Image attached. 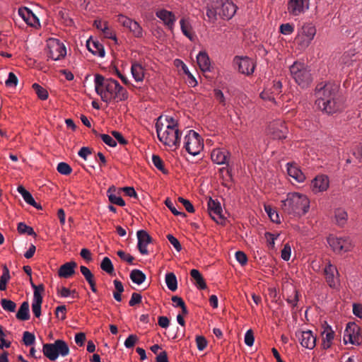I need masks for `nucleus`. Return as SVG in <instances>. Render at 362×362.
Returning <instances> with one entry per match:
<instances>
[{"label":"nucleus","mask_w":362,"mask_h":362,"mask_svg":"<svg viewBox=\"0 0 362 362\" xmlns=\"http://www.w3.org/2000/svg\"><path fill=\"white\" fill-rule=\"evenodd\" d=\"M100 137L103 141L111 147H115L117 145L115 140L108 134H101Z\"/></svg>","instance_id":"nucleus-60"},{"label":"nucleus","mask_w":362,"mask_h":362,"mask_svg":"<svg viewBox=\"0 0 362 362\" xmlns=\"http://www.w3.org/2000/svg\"><path fill=\"white\" fill-rule=\"evenodd\" d=\"M234 64L238 66V71L243 74L250 75L255 71V62L247 57H235L234 58Z\"/></svg>","instance_id":"nucleus-16"},{"label":"nucleus","mask_w":362,"mask_h":362,"mask_svg":"<svg viewBox=\"0 0 362 362\" xmlns=\"http://www.w3.org/2000/svg\"><path fill=\"white\" fill-rule=\"evenodd\" d=\"M94 84L95 92L107 103L122 102L128 98L127 90L115 79L97 74L95 76Z\"/></svg>","instance_id":"nucleus-2"},{"label":"nucleus","mask_w":362,"mask_h":362,"mask_svg":"<svg viewBox=\"0 0 362 362\" xmlns=\"http://www.w3.org/2000/svg\"><path fill=\"white\" fill-rule=\"evenodd\" d=\"M174 66L185 74L189 71L187 65L180 59H175L173 62Z\"/></svg>","instance_id":"nucleus-58"},{"label":"nucleus","mask_w":362,"mask_h":362,"mask_svg":"<svg viewBox=\"0 0 362 362\" xmlns=\"http://www.w3.org/2000/svg\"><path fill=\"white\" fill-rule=\"evenodd\" d=\"M10 279V274L8 269L4 266L3 269V274L0 279V290L5 291L6 289L7 282Z\"/></svg>","instance_id":"nucleus-39"},{"label":"nucleus","mask_w":362,"mask_h":362,"mask_svg":"<svg viewBox=\"0 0 362 362\" xmlns=\"http://www.w3.org/2000/svg\"><path fill=\"white\" fill-rule=\"evenodd\" d=\"M19 16L29 25L37 27L40 25V21L37 17L28 8L23 7L18 9Z\"/></svg>","instance_id":"nucleus-22"},{"label":"nucleus","mask_w":362,"mask_h":362,"mask_svg":"<svg viewBox=\"0 0 362 362\" xmlns=\"http://www.w3.org/2000/svg\"><path fill=\"white\" fill-rule=\"evenodd\" d=\"M17 191L19 194H21L24 201L27 204L34 206L36 209H41L40 205L36 203L32 194L28 191H27L22 185H20L17 187Z\"/></svg>","instance_id":"nucleus-30"},{"label":"nucleus","mask_w":362,"mask_h":362,"mask_svg":"<svg viewBox=\"0 0 362 362\" xmlns=\"http://www.w3.org/2000/svg\"><path fill=\"white\" fill-rule=\"evenodd\" d=\"M329 186V180L327 175H317L311 182L310 188L315 193L323 192L327 190Z\"/></svg>","instance_id":"nucleus-19"},{"label":"nucleus","mask_w":362,"mask_h":362,"mask_svg":"<svg viewBox=\"0 0 362 362\" xmlns=\"http://www.w3.org/2000/svg\"><path fill=\"white\" fill-rule=\"evenodd\" d=\"M290 72L296 83L301 88H307L312 83L310 71L304 63L294 62L290 66Z\"/></svg>","instance_id":"nucleus-7"},{"label":"nucleus","mask_w":362,"mask_h":362,"mask_svg":"<svg viewBox=\"0 0 362 362\" xmlns=\"http://www.w3.org/2000/svg\"><path fill=\"white\" fill-rule=\"evenodd\" d=\"M42 302V297L41 293L34 292L33 300L32 303V311L36 317H39L41 315V304Z\"/></svg>","instance_id":"nucleus-31"},{"label":"nucleus","mask_w":362,"mask_h":362,"mask_svg":"<svg viewBox=\"0 0 362 362\" xmlns=\"http://www.w3.org/2000/svg\"><path fill=\"white\" fill-rule=\"evenodd\" d=\"M156 15L170 30H173L176 17L173 12L162 8L158 10Z\"/></svg>","instance_id":"nucleus-21"},{"label":"nucleus","mask_w":362,"mask_h":362,"mask_svg":"<svg viewBox=\"0 0 362 362\" xmlns=\"http://www.w3.org/2000/svg\"><path fill=\"white\" fill-rule=\"evenodd\" d=\"M196 343L199 351H203L207 346L206 339L202 336H197L196 337Z\"/></svg>","instance_id":"nucleus-59"},{"label":"nucleus","mask_w":362,"mask_h":362,"mask_svg":"<svg viewBox=\"0 0 362 362\" xmlns=\"http://www.w3.org/2000/svg\"><path fill=\"white\" fill-rule=\"evenodd\" d=\"M117 254L122 260L129 264H132L134 257L131 255L127 254L122 250L117 251Z\"/></svg>","instance_id":"nucleus-64"},{"label":"nucleus","mask_w":362,"mask_h":362,"mask_svg":"<svg viewBox=\"0 0 362 362\" xmlns=\"http://www.w3.org/2000/svg\"><path fill=\"white\" fill-rule=\"evenodd\" d=\"M107 196L109 201L113 204H117L120 206H123L125 205L124 201L122 199V198L112 192H110V189L107 191Z\"/></svg>","instance_id":"nucleus-44"},{"label":"nucleus","mask_w":362,"mask_h":362,"mask_svg":"<svg viewBox=\"0 0 362 362\" xmlns=\"http://www.w3.org/2000/svg\"><path fill=\"white\" fill-rule=\"evenodd\" d=\"M291 255V247L288 243L284 245L281 252V257L284 261H288Z\"/></svg>","instance_id":"nucleus-51"},{"label":"nucleus","mask_w":362,"mask_h":362,"mask_svg":"<svg viewBox=\"0 0 362 362\" xmlns=\"http://www.w3.org/2000/svg\"><path fill=\"white\" fill-rule=\"evenodd\" d=\"M77 264L74 262H69L62 264L58 272V274L62 278H69L74 273V269Z\"/></svg>","instance_id":"nucleus-29"},{"label":"nucleus","mask_w":362,"mask_h":362,"mask_svg":"<svg viewBox=\"0 0 362 362\" xmlns=\"http://www.w3.org/2000/svg\"><path fill=\"white\" fill-rule=\"evenodd\" d=\"M296 336L303 347L310 350L315 347L317 338L311 330L299 332Z\"/></svg>","instance_id":"nucleus-17"},{"label":"nucleus","mask_w":362,"mask_h":362,"mask_svg":"<svg viewBox=\"0 0 362 362\" xmlns=\"http://www.w3.org/2000/svg\"><path fill=\"white\" fill-rule=\"evenodd\" d=\"M235 259L242 266L246 264L247 262L246 255L242 251H238L235 252Z\"/></svg>","instance_id":"nucleus-63"},{"label":"nucleus","mask_w":362,"mask_h":362,"mask_svg":"<svg viewBox=\"0 0 362 362\" xmlns=\"http://www.w3.org/2000/svg\"><path fill=\"white\" fill-rule=\"evenodd\" d=\"M88 49L94 55L100 57L105 56V52L103 45L98 41L88 40L86 42Z\"/></svg>","instance_id":"nucleus-28"},{"label":"nucleus","mask_w":362,"mask_h":362,"mask_svg":"<svg viewBox=\"0 0 362 362\" xmlns=\"http://www.w3.org/2000/svg\"><path fill=\"white\" fill-rule=\"evenodd\" d=\"M190 274L194 281L195 286L199 289H204L206 288V282L197 269H192Z\"/></svg>","instance_id":"nucleus-33"},{"label":"nucleus","mask_w":362,"mask_h":362,"mask_svg":"<svg viewBox=\"0 0 362 362\" xmlns=\"http://www.w3.org/2000/svg\"><path fill=\"white\" fill-rule=\"evenodd\" d=\"M102 33L106 38L111 39V40H114L115 42H117V39L116 34L112 29H110L108 27V25L106 26V28L103 30H102Z\"/></svg>","instance_id":"nucleus-57"},{"label":"nucleus","mask_w":362,"mask_h":362,"mask_svg":"<svg viewBox=\"0 0 362 362\" xmlns=\"http://www.w3.org/2000/svg\"><path fill=\"white\" fill-rule=\"evenodd\" d=\"M281 209L286 214L293 216H302L308 213L310 208V199L305 194L289 192L285 199L281 201Z\"/></svg>","instance_id":"nucleus-4"},{"label":"nucleus","mask_w":362,"mask_h":362,"mask_svg":"<svg viewBox=\"0 0 362 362\" xmlns=\"http://www.w3.org/2000/svg\"><path fill=\"white\" fill-rule=\"evenodd\" d=\"M294 28V25L292 23H283L279 26V31L284 35H289L293 33Z\"/></svg>","instance_id":"nucleus-48"},{"label":"nucleus","mask_w":362,"mask_h":362,"mask_svg":"<svg viewBox=\"0 0 362 362\" xmlns=\"http://www.w3.org/2000/svg\"><path fill=\"white\" fill-rule=\"evenodd\" d=\"M47 56L54 61H59L66 55V49L63 42L56 38L47 40Z\"/></svg>","instance_id":"nucleus-11"},{"label":"nucleus","mask_w":362,"mask_h":362,"mask_svg":"<svg viewBox=\"0 0 362 362\" xmlns=\"http://www.w3.org/2000/svg\"><path fill=\"white\" fill-rule=\"evenodd\" d=\"M208 212L211 218L218 223H222L224 217L221 204L211 198L208 201Z\"/></svg>","instance_id":"nucleus-18"},{"label":"nucleus","mask_w":362,"mask_h":362,"mask_svg":"<svg viewBox=\"0 0 362 362\" xmlns=\"http://www.w3.org/2000/svg\"><path fill=\"white\" fill-rule=\"evenodd\" d=\"M1 305L4 310L8 312H14L16 308V304L13 301L6 298L1 300Z\"/></svg>","instance_id":"nucleus-45"},{"label":"nucleus","mask_w":362,"mask_h":362,"mask_svg":"<svg viewBox=\"0 0 362 362\" xmlns=\"http://www.w3.org/2000/svg\"><path fill=\"white\" fill-rule=\"evenodd\" d=\"M42 351L44 355L50 361H55L59 356H67L69 348L64 341L58 339L52 344H44Z\"/></svg>","instance_id":"nucleus-9"},{"label":"nucleus","mask_w":362,"mask_h":362,"mask_svg":"<svg viewBox=\"0 0 362 362\" xmlns=\"http://www.w3.org/2000/svg\"><path fill=\"white\" fill-rule=\"evenodd\" d=\"M139 339L135 334H130L124 341V346L127 349L134 347Z\"/></svg>","instance_id":"nucleus-55"},{"label":"nucleus","mask_w":362,"mask_h":362,"mask_svg":"<svg viewBox=\"0 0 362 362\" xmlns=\"http://www.w3.org/2000/svg\"><path fill=\"white\" fill-rule=\"evenodd\" d=\"M327 241L331 250L337 255L351 252L355 247L352 238L347 235L337 236L332 234L327 238Z\"/></svg>","instance_id":"nucleus-6"},{"label":"nucleus","mask_w":362,"mask_h":362,"mask_svg":"<svg viewBox=\"0 0 362 362\" xmlns=\"http://www.w3.org/2000/svg\"><path fill=\"white\" fill-rule=\"evenodd\" d=\"M180 24L182 34L190 41L194 42L196 39V35L193 30L190 20L188 18H182L180 21Z\"/></svg>","instance_id":"nucleus-25"},{"label":"nucleus","mask_w":362,"mask_h":362,"mask_svg":"<svg viewBox=\"0 0 362 362\" xmlns=\"http://www.w3.org/2000/svg\"><path fill=\"white\" fill-rule=\"evenodd\" d=\"M129 31L135 37H143V29L141 26L139 24V23L135 21H134L133 23L132 24Z\"/></svg>","instance_id":"nucleus-47"},{"label":"nucleus","mask_w":362,"mask_h":362,"mask_svg":"<svg viewBox=\"0 0 362 362\" xmlns=\"http://www.w3.org/2000/svg\"><path fill=\"white\" fill-rule=\"evenodd\" d=\"M35 340V335L29 332L23 333V341L25 345L30 346L34 344Z\"/></svg>","instance_id":"nucleus-54"},{"label":"nucleus","mask_w":362,"mask_h":362,"mask_svg":"<svg viewBox=\"0 0 362 362\" xmlns=\"http://www.w3.org/2000/svg\"><path fill=\"white\" fill-rule=\"evenodd\" d=\"M334 337V331L330 325L326 323L323 325V330L321 332L322 348L325 350L331 348L333 344Z\"/></svg>","instance_id":"nucleus-20"},{"label":"nucleus","mask_w":362,"mask_h":362,"mask_svg":"<svg viewBox=\"0 0 362 362\" xmlns=\"http://www.w3.org/2000/svg\"><path fill=\"white\" fill-rule=\"evenodd\" d=\"M159 141L170 150H176L180 144L181 133L178 122L170 116H160L156 123Z\"/></svg>","instance_id":"nucleus-3"},{"label":"nucleus","mask_w":362,"mask_h":362,"mask_svg":"<svg viewBox=\"0 0 362 362\" xmlns=\"http://www.w3.org/2000/svg\"><path fill=\"white\" fill-rule=\"evenodd\" d=\"M101 269L109 274L114 272V267L110 258L105 257L103 259L100 264Z\"/></svg>","instance_id":"nucleus-40"},{"label":"nucleus","mask_w":362,"mask_h":362,"mask_svg":"<svg viewBox=\"0 0 362 362\" xmlns=\"http://www.w3.org/2000/svg\"><path fill=\"white\" fill-rule=\"evenodd\" d=\"M326 282L333 289L339 290L340 287L339 274L337 267L329 261L324 268Z\"/></svg>","instance_id":"nucleus-13"},{"label":"nucleus","mask_w":362,"mask_h":362,"mask_svg":"<svg viewBox=\"0 0 362 362\" xmlns=\"http://www.w3.org/2000/svg\"><path fill=\"white\" fill-rule=\"evenodd\" d=\"M255 338L251 329H249L246 332L245 334V343L248 346H252L254 344Z\"/></svg>","instance_id":"nucleus-62"},{"label":"nucleus","mask_w":362,"mask_h":362,"mask_svg":"<svg viewBox=\"0 0 362 362\" xmlns=\"http://www.w3.org/2000/svg\"><path fill=\"white\" fill-rule=\"evenodd\" d=\"M165 284L169 290L175 291L177 288V281L173 273L165 274Z\"/></svg>","instance_id":"nucleus-37"},{"label":"nucleus","mask_w":362,"mask_h":362,"mask_svg":"<svg viewBox=\"0 0 362 362\" xmlns=\"http://www.w3.org/2000/svg\"><path fill=\"white\" fill-rule=\"evenodd\" d=\"M16 317L20 320H27L29 319V304L27 301H25L21 304L16 314Z\"/></svg>","instance_id":"nucleus-35"},{"label":"nucleus","mask_w":362,"mask_h":362,"mask_svg":"<svg viewBox=\"0 0 362 362\" xmlns=\"http://www.w3.org/2000/svg\"><path fill=\"white\" fill-rule=\"evenodd\" d=\"M343 341L345 344L359 346L362 341L361 328L355 323H348L344 330Z\"/></svg>","instance_id":"nucleus-12"},{"label":"nucleus","mask_w":362,"mask_h":362,"mask_svg":"<svg viewBox=\"0 0 362 362\" xmlns=\"http://www.w3.org/2000/svg\"><path fill=\"white\" fill-rule=\"evenodd\" d=\"M131 71L133 78L137 82L142 81L144 77V70L143 66L138 64L134 63L132 65Z\"/></svg>","instance_id":"nucleus-32"},{"label":"nucleus","mask_w":362,"mask_h":362,"mask_svg":"<svg viewBox=\"0 0 362 362\" xmlns=\"http://www.w3.org/2000/svg\"><path fill=\"white\" fill-rule=\"evenodd\" d=\"M57 292L58 295L62 298L71 297L72 298H75L77 297V293L75 290H70L66 287L59 288Z\"/></svg>","instance_id":"nucleus-42"},{"label":"nucleus","mask_w":362,"mask_h":362,"mask_svg":"<svg viewBox=\"0 0 362 362\" xmlns=\"http://www.w3.org/2000/svg\"><path fill=\"white\" fill-rule=\"evenodd\" d=\"M57 171L64 175H69L71 173V168L66 163L61 162L57 168Z\"/></svg>","instance_id":"nucleus-50"},{"label":"nucleus","mask_w":362,"mask_h":362,"mask_svg":"<svg viewBox=\"0 0 362 362\" xmlns=\"http://www.w3.org/2000/svg\"><path fill=\"white\" fill-rule=\"evenodd\" d=\"M206 16L209 21H214L218 17L231 18L236 12V6L230 0H204Z\"/></svg>","instance_id":"nucleus-5"},{"label":"nucleus","mask_w":362,"mask_h":362,"mask_svg":"<svg viewBox=\"0 0 362 362\" xmlns=\"http://www.w3.org/2000/svg\"><path fill=\"white\" fill-rule=\"evenodd\" d=\"M316 28L310 23H303L298 28L295 43L300 49H305L310 45L316 35Z\"/></svg>","instance_id":"nucleus-8"},{"label":"nucleus","mask_w":362,"mask_h":362,"mask_svg":"<svg viewBox=\"0 0 362 362\" xmlns=\"http://www.w3.org/2000/svg\"><path fill=\"white\" fill-rule=\"evenodd\" d=\"M339 87L332 83H321L315 88V105L319 110L332 115L341 110L343 102L338 95Z\"/></svg>","instance_id":"nucleus-1"},{"label":"nucleus","mask_w":362,"mask_h":362,"mask_svg":"<svg viewBox=\"0 0 362 362\" xmlns=\"http://www.w3.org/2000/svg\"><path fill=\"white\" fill-rule=\"evenodd\" d=\"M33 88L34 89L40 99L44 100L48 98V92L47 91V90L40 86L39 84L33 83Z\"/></svg>","instance_id":"nucleus-46"},{"label":"nucleus","mask_w":362,"mask_h":362,"mask_svg":"<svg viewBox=\"0 0 362 362\" xmlns=\"http://www.w3.org/2000/svg\"><path fill=\"white\" fill-rule=\"evenodd\" d=\"M18 231L21 234L27 233L30 235H35L33 228L22 222L19 223L18 225Z\"/></svg>","instance_id":"nucleus-49"},{"label":"nucleus","mask_w":362,"mask_h":362,"mask_svg":"<svg viewBox=\"0 0 362 362\" xmlns=\"http://www.w3.org/2000/svg\"><path fill=\"white\" fill-rule=\"evenodd\" d=\"M288 129L281 120L272 122L267 128V134L273 139H283L286 137Z\"/></svg>","instance_id":"nucleus-14"},{"label":"nucleus","mask_w":362,"mask_h":362,"mask_svg":"<svg viewBox=\"0 0 362 362\" xmlns=\"http://www.w3.org/2000/svg\"><path fill=\"white\" fill-rule=\"evenodd\" d=\"M129 276L131 280L137 285L141 284L146 280V275L139 269H133Z\"/></svg>","instance_id":"nucleus-36"},{"label":"nucleus","mask_w":362,"mask_h":362,"mask_svg":"<svg viewBox=\"0 0 362 362\" xmlns=\"http://www.w3.org/2000/svg\"><path fill=\"white\" fill-rule=\"evenodd\" d=\"M265 239L267 240V246L274 250L275 248V240L279 237V233H272L267 232L264 234Z\"/></svg>","instance_id":"nucleus-41"},{"label":"nucleus","mask_w":362,"mask_h":362,"mask_svg":"<svg viewBox=\"0 0 362 362\" xmlns=\"http://www.w3.org/2000/svg\"><path fill=\"white\" fill-rule=\"evenodd\" d=\"M336 223L341 226L345 225L348 219V214L345 209L339 208L334 211Z\"/></svg>","instance_id":"nucleus-34"},{"label":"nucleus","mask_w":362,"mask_h":362,"mask_svg":"<svg viewBox=\"0 0 362 362\" xmlns=\"http://www.w3.org/2000/svg\"><path fill=\"white\" fill-rule=\"evenodd\" d=\"M18 81L16 76L13 73L10 72L8 78L5 81V84L7 87L14 88L17 86Z\"/></svg>","instance_id":"nucleus-52"},{"label":"nucleus","mask_w":362,"mask_h":362,"mask_svg":"<svg viewBox=\"0 0 362 362\" xmlns=\"http://www.w3.org/2000/svg\"><path fill=\"white\" fill-rule=\"evenodd\" d=\"M286 170L288 176L299 183H302L305 180V176L301 171L297 164L294 163H288L286 165Z\"/></svg>","instance_id":"nucleus-23"},{"label":"nucleus","mask_w":362,"mask_h":362,"mask_svg":"<svg viewBox=\"0 0 362 362\" xmlns=\"http://www.w3.org/2000/svg\"><path fill=\"white\" fill-rule=\"evenodd\" d=\"M152 162L153 165L160 171H162L164 173H166L164 166H163V162L161 160V158L156 155H153L152 156Z\"/></svg>","instance_id":"nucleus-56"},{"label":"nucleus","mask_w":362,"mask_h":362,"mask_svg":"<svg viewBox=\"0 0 362 362\" xmlns=\"http://www.w3.org/2000/svg\"><path fill=\"white\" fill-rule=\"evenodd\" d=\"M167 238L177 252L181 250V245L176 238H175L173 235L169 234L168 235Z\"/></svg>","instance_id":"nucleus-61"},{"label":"nucleus","mask_w":362,"mask_h":362,"mask_svg":"<svg viewBox=\"0 0 362 362\" xmlns=\"http://www.w3.org/2000/svg\"><path fill=\"white\" fill-rule=\"evenodd\" d=\"M264 210L267 214L272 221L274 223H279L280 218L277 211L273 209L270 205H264Z\"/></svg>","instance_id":"nucleus-38"},{"label":"nucleus","mask_w":362,"mask_h":362,"mask_svg":"<svg viewBox=\"0 0 362 362\" xmlns=\"http://www.w3.org/2000/svg\"><path fill=\"white\" fill-rule=\"evenodd\" d=\"M310 8V0H288V13L292 16H298L305 13Z\"/></svg>","instance_id":"nucleus-15"},{"label":"nucleus","mask_w":362,"mask_h":362,"mask_svg":"<svg viewBox=\"0 0 362 362\" xmlns=\"http://www.w3.org/2000/svg\"><path fill=\"white\" fill-rule=\"evenodd\" d=\"M197 62L202 72L211 71V60L206 51H200L197 55Z\"/></svg>","instance_id":"nucleus-26"},{"label":"nucleus","mask_w":362,"mask_h":362,"mask_svg":"<svg viewBox=\"0 0 362 362\" xmlns=\"http://www.w3.org/2000/svg\"><path fill=\"white\" fill-rule=\"evenodd\" d=\"M229 153L224 148H215L211 151V158L216 164H225L228 160Z\"/></svg>","instance_id":"nucleus-27"},{"label":"nucleus","mask_w":362,"mask_h":362,"mask_svg":"<svg viewBox=\"0 0 362 362\" xmlns=\"http://www.w3.org/2000/svg\"><path fill=\"white\" fill-rule=\"evenodd\" d=\"M117 22L122 25L125 28L128 29L129 30L131 28L132 24L134 22V20L132 18L123 15V14H119L117 16Z\"/></svg>","instance_id":"nucleus-43"},{"label":"nucleus","mask_w":362,"mask_h":362,"mask_svg":"<svg viewBox=\"0 0 362 362\" xmlns=\"http://www.w3.org/2000/svg\"><path fill=\"white\" fill-rule=\"evenodd\" d=\"M184 148L192 156L198 155L204 148V142L201 136L194 130H189L183 141Z\"/></svg>","instance_id":"nucleus-10"},{"label":"nucleus","mask_w":362,"mask_h":362,"mask_svg":"<svg viewBox=\"0 0 362 362\" xmlns=\"http://www.w3.org/2000/svg\"><path fill=\"white\" fill-rule=\"evenodd\" d=\"M138 248L141 254L147 255V245L151 243V238L149 235L143 230L137 231Z\"/></svg>","instance_id":"nucleus-24"},{"label":"nucleus","mask_w":362,"mask_h":362,"mask_svg":"<svg viewBox=\"0 0 362 362\" xmlns=\"http://www.w3.org/2000/svg\"><path fill=\"white\" fill-rule=\"evenodd\" d=\"M165 205L167 206V207L171 211V212L174 215H175V216H181L182 217L185 216V214L184 212H180V211L177 210V209L175 208L174 204L173 203V202L170 199H167L165 200Z\"/></svg>","instance_id":"nucleus-53"}]
</instances>
